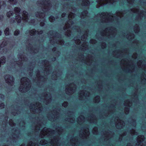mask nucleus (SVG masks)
Segmentation results:
<instances>
[{
    "instance_id": "nucleus-33",
    "label": "nucleus",
    "mask_w": 146,
    "mask_h": 146,
    "mask_svg": "<svg viewBox=\"0 0 146 146\" xmlns=\"http://www.w3.org/2000/svg\"><path fill=\"white\" fill-rule=\"evenodd\" d=\"M49 20L51 22H53L55 20V18L53 16H50L49 17Z\"/></svg>"
},
{
    "instance_id": "nucleus-14",
    "label": "nucleus",
    "mask_w": 146,
    "mask_h": 146,
    "mask_svg": "<svg viewBox=\"0 0 146 146\" xmlns=\"http://www.w3.org/2000/svg\"><path fill=\"white\" fill-rule=\"evenodd\" d=\"M58 140L57 139H52L51 143L52 144H54V146H58Z\"/></svg>"
},
{
    "instance_id": "nucleus-41",
    "label": "nucleus",
    "mask_w": 146,
    "mask_h": 146,
    "mask_svg": "<svg viewBox=\"0 0 146 146\" xmlns=\"http://www.w3.org/2000/svg\"><path fill=\"white\" fill-rule=\"evenodd\" d=\"M48 62L47 60H45L43 63V64H45V66H46V65L48 64Z\"/></svg>"
},
{
    "instance_id": "nucleus-5",
    "label": "nucleus",
    "mask_w": 146,
    "mask_h": 146,
    "mask_svg": "<svg viewBox=\"0 0 146 146\" xmlns=\"http://www.w3.org/2000/svg\"><path fill=\"white\" fill-rule=\"evenodd\" d=\"M23 21L26 22H28L31 24L33 23L34 22V20H30L28 16V13L25 11H24L23 13Z\"/></svg>"
},
{
    "instance_id": "nucleus-30",
    "label": "nucleus",
    "mask_w": 146,
    "mask_h": 146,
    "mask_svg": "<svg viewBox=\"0 0 146 146\" xmlns=\"http://www.w3.org/2000/svg\"><path fill=\"white\" fill-rule=\"evenodd\" d=\"M47 141L45 140H42L40 141V144L42 145H44L45 144L47 143Z\"/></svg>"
},
{
    "instance_id": "nucleus-44",
    "label": "nucleus",
    "mask_w": 146,
    "mask_h": 146,
    "mask_svg": "<svg viewBox=\"0 0 146 146\" xmlns=\"http://www.w3.org/2000/svg\"><path fill=\"white\" fill-rule=\"evenodd\" d=\"M76 43L78 44H80L81 42H80V40H78L77 41H76V42H75Z\"/></svg>"
},
{
    "instance_id": "nucleus-17",
    "label": "nucleus",
    "mask_w": 146,
    "mask_h": 146,
    "mask_svg": "<svg viewBox=\"0 0 146 146\" xmlns=\"http://www.w3.org/2000/svg\"><path fill=\"white\" fill-rule=\"evenodd\" d=\"M15 19L18 23H20L21 21V17L19 15H17L15 17Z\"/></svg>"
},
{
    "instance_id": "nucleus-42",
    "label": "nucleus",
    "mask_w": 146,
    "mask_h": 146,
    "mask_svg": "<svg viewBox=\"0 0 146 146\" xmlns=\"http://www.w3.org/2000/svg\"><path fill=\"white\" fill-rule=\"evenodd\" d=\"M91 42L92 44L95 43L96 41L94 39H92L90 41Z\"/></svg>"
},
{
    "instance_id": "nucleus-6",
    "label": "nucleus",
    "mask_w": 146,
    "mask_h": 146,
    "mask_svg": "<svg viewBox=\"0 0 146 146\" xmlns=\"http://www.w3.org/2000/svg\"><path fill=\"white\" fill-rule=\"evenodd\" d=\"M97 2L98 5L96 6L97 8H99L100 6L110 3H113L115 2L114 0H97Z\"/></svg>"
},
{
    "instance_id": "nucleus-40",
    "label": "nucleus",
    "mask_w": 146,
    "mask_h": 146,
    "mask_svg": "<svg viewBox=\"0 0 146 146\" xmlns=\"http://www.w3.org/2000/svg\"><path fill=\"white\" fill-rule=\"evenodd\" d=\"M4 105L2 103L0 104V109H2L4 108Z\"/></svg>"
},
{
    "instance_id": "nucleus-13",
    "label": "nucleus",
    "mask_w": 146,
    "mask_h": 146,
    "mask_svg": "<svg viewBox=\"0 0 146 146\" xmlns=\"http://www.w3.org/2000/svg\"><path fill=\"white\" fill-rule=\"evenodd\" d=\"M84 117L83 116L81 115L80 116L78 119V122L79 123L82 122L84 121Z\"/></svg>"
},
{
    "instance_id": "nucleus-56",
    "label": "nucleus",
    "mask_w": 146,
    "mask_h": 146,
    "mask_svg": "<svg viewBox=\"0 0 146 146\" xmlns=\"http://www.w3.org/2000/svg\"><path fill=\"white\" fill-rule=\"evenodd\" d=\"M139 66H140L141 65L139 63V62H138V64H137Z\"/></svg>"
},
{
    "instance_id": "nucleus-11",
    "label": "nucleus",
    "mask_w": 146,
    "mask_h": 146,
    "mask_svg": "<svg viewBox=\"0 0 146 146\" xmlns=\"http://www.w3.org/2000/svg\"><path fill=\"white\" fill-rule=\"evenodd\" d=\"M117 123L116 122V126L117 128L120 129L124 126L125 123L123 121L120 119L118 117L117 118Z\"/></svg>"
},
{
    "instance_id": "nucleus-28",
    "label": "nucleus",
    "mask_w": 146,
    "mask_h": 146,
    "mask_svg": "<svg viewBox=\"0 0 146 146\" xmlns=\"http://www.w3.org/2000/svg\"><path fill=\"white\" fill-rule=\"evenodd\" d=\"M36 33V32L35 29H33L31 30L30 32V34L31 35H34Z\"/></svg>"
},
{
    "instance_id": "nucleus-61",
    "label": "nucleus",
    "mask_w": 146,
    "mask_h": 146,
    "mask_svg": "<svg viewBox=\"0 0 146 146\" xmlns=\"http://www.w3.org/2000/svg\"><path fill=\"white\" fill-rule=\"evenodd\" d=\"M124 63L123 64H125H125H127L126 63H125V62H124V63Z\"/></svg>"
},
{
    "instance_id": "nucleus-31",
    "label": "nucleus",
    "mask_w": 146,
    "mask_h": 146,
    "mask_svg": "<svg viewBox=\"0 0 146 146\" xmlns=\"http://www.w3.org/2000/svg\"><path fill=\"white\" fill-rule=\"evenodd\" d=\"M28 146H38L36 144L33 143L32 141H30L29 143Z\"/></svg>"
},
{
    "instance_id": "nucleus-54",
    "label": "nucleus",
    "mask_w": 146,
    "mask_h": 146,
    "mask_svg": "<svg viewBox=\"0 0 146 146\" xmlns=\"http://www.w3.org/2000/svg\"><path fill=\"white\" fill-rule=\"evenodd\" d=\"M14 21H15L14 20H13V21L11 20V23H13V22H14Z\"/></svg>"
},
{
    "instance_id": "nucleus-9",
    "label": "nucleus",
    "mask_w": 146,
    "mask_h": 146,
    "mask_svg": "<svg viewBox=\"0 0 146 146\" xmlns=\"http://www.w3.org/2000/svg\"><path fill=\"white\" fill-rule=\"evenodd\" d=\"M5 79L6 82L9 85H12L13 84L14 79L12 76L7 75L5 76Z\"/></svg>"
},
{
    "instance_id": "nucleus-59",
    "label": "nucleus",
    "mask_w": 146,
    "mask_h": 146,
    "mask_svg": "<svg viewBox=\"0 0 146 146\" xmlns=\"http://www.w3.org/2000/svg\"><path fill=\"white\" fill-rule=\"evenodd\" d=\"M111 31L110 30V31H109V33H111Z\"/></svg>"
},
{
    "instance_id": "nucleus-62",
    "label": "nucleus",
    "mask_w": 146,
    "mask_h": 146,
    "mask_svg": "<svg viewBox=\"0 0 146 146\" xmlns=\"http://www.w3.org/2000/svg\"><path fill=\"white\" fill-rule=\"evenodd\" d=\"M110 35V34H109L108 35V34H106V35Z\"/></svg>"
},
{
    "instance_id": "nucleus-16",
    "label": "nucleus",
    "mask_w": 146,
    "mask_h": 146,
    "mask_svg": "<svg viewBox=\"0 0 146 146\" xmlns=\"http://www.w3.org/2000/svg\"><path fill=\"white\" fill-rule=\"evenodd\" d=\"M87 93H88V94H86L84 91H82L80 93V97L88 96L89 93L88 92H87Z\"/></svg>"
},
{
    "instance_id": "nucleus-49",
    "label": "nucleus",
    "mask_w": 146,
    "mask_h": 146,
    "mask_svg": "<svg viewBox=\"0 0 146 146\" xmlns=\"http://www.w3.org/2000/svg\"><path fill=\"white\" fill-rule=\"evenodd\" d=\"M65 13H63L62 14V15H61V16L62 17H64L65 15Z\"/></svg>"
},
{
    "instance_id": "nucleus-53",
    "label": "nucleus",
    "mask_w": 146,
    "mask_h": 146,
    "mask_svg": "<svg viewBox=\"0 0 146 146\" xmlns=\"http://www.w3.org/2000/svg\"><path fill=\"white\" fill-rule=\"evenodd\" d=\"M3 16L2 15H1L0 16V20H1L3 19Z\"/></svg>"
},
{
    "instance_id": "nucleus-10",
    "label": "nucleus",
    "mask_w": 146,
    "mask_h": 146,
    "mask_svg": "<svg viewBox=\"0 0 146 146\" xmlns=\"http://www.w3.org/2000/svg\"><path fill=\"white\" fill-rule=\"evenodd\" d=\"M37 4L38 5L43 7L44 9H47L48 10L50 6V4L46 2L39 1Z\"/></svg>"
},
{
    "instance_id": "nucleus-37",
    "label": "nucleus",
    "mask_w": 146,
    "mask_h": 146,
    "mask_svg": "<svg viewBox=\"0 0 146 146\" xmlns=\"http://www.w3.org/2000/svg\"><path fill=\"white\" fill-rule=\"evenodd\" d=\"M19 33V30H17L15 31L14 33V35H18Z\"/></svg>"
},
{
    "instance_id": "nucleus-47",
    "label": "nucleus",
    "mask_w": 146,
    "mask_h": 146,
    "mask_svg": "<svg viewBox=\"0 0 146 146\" xmlns=\"http://www.w3.org/2000/svg\"><path fill=\"white\" fill-rule=\"evenodd\" d=\"M0 97H1V99H3L4 98V96L3 94H0Z\"/></svg>"
},
{
    "instance_id": "nucleus-32",
    "label": "nucleus",
    "mask_w": 146,
    "mask_h": 146,
    "mask_svg": "<svg viewBox=\"0 0 146 146\" xmlns=\"http://www.w3.org/2000/svg\"><path fill=\"white\" fill-rule=\"evenodd\" d=\"M56 42L58 44L60 45H62L64 43V41L62 40H58V42Z\"/></svg>"
},
{
    "instance_id": "nucleus-58",
    "label": "nucleus",
    "mask_w": 146,
    "mask_h": 146,
    "mask_svg": "<svg viewBox=\"0 0 146 146\" xmlns=\"http://www.w3.org/2000/svg\"><path fill=\"white\" fill-rule=\"evenodd\" d=\"M1 32L0 31V35H1Z\"/></svg>"
},
{
    "instance_id": "nucleus-43",
    "label": "nucleus",
    "mask_w": 146,
    "mask_h": 146,
    "mask_svg": "<svg viewBox=\"0 0 146 146\" xmlns=\"http://www.w3.org/2000/svg\"><path fill=\"white\" fill-rule=\"evenodd\" d=\"M4 2L3 1H0V9L1 8V6H2Z\"/></svg>"
},
{
    "instance_id": "nucleus-8",
    "label": "nucleus",
    "mask_w": 146,
    "mask_h": 146,
    "mask_svg": "<svg viewBox=\"0 0 146 146\" xmlns=\"http://www.w3.org/2000/svg\"><path fill=\"white\" fill-rule=\"evenodd\" d=\"M31 110L32 111H34V110L35 111L37 110H41L42 108V106L39 103H37L36 105H31L30 106Z\"/></svg>"
},
{
    "instance_id": "nucleus-2",
    "label": "nucleus",
    "mask_w": 146,
    "mask_h": 146,
    "mask_svg": "<svg viewBox=\"0 0 146 146\" xmlns=\"http://www.w3.org/2000/svg\"><path fill=\"white\" fill-rule=\"evenodd\" d=\"M21 85L19 90L21 92H25L29 89L31 86L29 80L26 78H23L21 80Z\"/></svg>"
},
{
    "instance_id": "nucleus-24",
    "label": "nucleus",
    "mask_w": 146,
    "mask_h": 146,
    "mask_svg": "<svg viewBox=\"0 0 146 146\" xmlns=\"http://www.w3.org/2000/svg\"><path fill=\"white\" fill-rule=\"evenodd\" d=\"M100 101V97L97 96L94 98V101L95 102H98Z\"/></svg>"
},
{
    "instance_id": "nucleus-50",
    "label": "nucleus",
    "mask_w": 146,
    "mask_h": 146,
    "mask_svg": "<svg viewBox=\"0 0 146 146\" xmlns=\"http://www.w3.org/2000/svg\"><path fill=\"white\" fill-rule=\"evenodd\" d=\"M39 74H40V72H38V73H37V75H36V76L38 78V77H39Z\"/></svg>"
},
{
    "instance_id": "nucleus-64",
    "label": "nucleus",
    "mask_w": 146,
    "mask_h": 146,
    "mask_svg": "<svg viewBox=\"0 0 146 146\" xmlns=\"http://www.w3.org/2000/svg\"><path fill=\"white\" fill-rule=\"evenodd\" d=\"M74 40H75L76 41V38H74Z\"/></svg>"
},
{
    "instance_id": "nucleus-21",
    "label": "nucleus",
    "mask_w": 146,
    "mask_h": 146,
    "mask_svg": "<svg viewBox=\"0 0 146 146\" xmlns=\"http://www.w3.org/2000/svg\"><path fill=\"white\" fill-rule=\"evenodd\" d=\"M88 14V12L87 11H83L81 15V18H83L85 17V16L87 15Z\"/></svg>"
},
{
    "instance_id": "nucleus-19",
    "label": "nucleus",
    "mask_w": 146,
    "mask_h": 146,
    "mask_svg": "<svg viewBox=\"0 0 146 146\" xmlns=\"http://www.w3.org/2000/svg\"><path fill=\"white\" fill-rule=\"evenodd\" d=\"M5 58L4 56L2 57L1 58L0 60V67L1 66V64H3L5 63Z\"/></svg>"
},
{
    "instance_id": "nucleus-63",
    "label": "nucleus",
    "mask_w": 146,
    "mask_h": 146,
    "mask_svg": "<svg viewBox=\"0 0 146 146\" xmlns=\"http://www.w3.org/2000/svg\"><path fill=\"white\" fill-rule=\"evenodd\" d=\"M108 30V29H106V31H107V30Z\"/></svg>"
},
{
    "instance_id": "nucleus-15",
    "label": "nucleus",
    "mask_w": 146,
    "mask_h": 146,
    "mask_svg": "<svg viewBox=\"0 0 146 146\" xmlns=\"http://www.w3.org/2000/svg\"><path fill=\"white\" fill-rule=\"evenodd\" d=\"M82 5L85 6L88 5L90 3L88 0H82Z\"/></svg>"
},
{
    "instance_id": "nucleus-39",
    "label": "nucleus",
    "mask_w": 146,
    "mask_h": 146,
    "mask_svg": "<svg viewBox=\"0 0 146 146\" xmlns=\"http://www.w3.org/2000/svg\"><path fill=\"white\" fill-rule=\"evenodd\" d=\"M68 103L66 102H64L62 104V106L64 107H66L67 106Z\"/></svg>"
},
{
    "instance_id": "nucleus-51",
    "label": "nucleus",
    "mask_w": 146,
    "mask_h": 146,
    "mask_svg": "<svg viewBox=\"0 0 146 146\" xmlns=\"http://www.w3.org/2000/svg\"><path fill=\"white\" fill-rule=\"evenodd\" d=\"M126 111H127V113H126V114H127L128 113V112H129V109L128 108H127L126 109Z\"/></svg>"
},
{
    "instance_id": "nucleus-45",
    "label": "nucleus",
    "mask_w": 146,
    "mask_h": 146,
    "mask_svg": "<svg viewBox=\"0 0 146 146\" xmlns=\"http://www.w3.org/2000/svg\"><path fill=\"white\" fill-rule=\"evenodd\" d=\"M44 23L43 22H42L40 23V25L41 26H43L44 25Z\"/></svg>"
},
{
    "instance_id": "nucleus-25",
    "label": "nucleus",
    "mask_w": 146,
    "mask_h": 146,
    "mask_svg": "<svg viewBox=\"0 0 146 146\" xmlns=\"http://www.w3.org/2000/svg\"><path fill=\"white\" fill-rule=\"evenodd\" d=\"M4 33L6 35H8L9 34V28H7L4 31Z\"/></svg>"
},
{
    "instance_id": "nucleus-57",
    "label": "nucleus",
    "mask_w": 146,
    "mask_h": 146,
    "mask_svg": "<svg viewBox=\"0 0 146 146\" xmlns=\"http://www.w3.org/2000/svg\"><path fill=\"white\" fill-rule=\"evenodd\" d=\"M139 62H140V63L141 64L142 63V60L140 61Z\"/></svg>"
},
{
    "instance_id": "nucleus-36",
    "label": "nucleus",
    "mask_w": 146,
    "mask_h": 146,
    "mask_svg": "<svg viewBox=\"0 0 146 146\" xmlns=\"http://www.w3.org/2000/svg\"><path fill=\"white\" fill-rule=\"evenodd\" d=\"M130 103V101H128V100L127 101H126V102H125V105L129 107L130 106V105L129 104Z\"/></svg>"
},
{
    "instance_id": "nucleus-46",
    "label": "nucleus",
    "mask_w": 146,
    "mask_h": 146,
    "mask_svg": "<svg viewBox=\"0 0 146 146\" xmlns=\"http://www.w3.org/2000/svg\"><path fill=\"white\" fill-rule=\"evenodd\" d=\"M36 33H37L38 34H41L42 33V31H41L40 32L37 31Z\"/></svg>"
},
{
    "instance_id": "nucleus-38",
    "label": "nucleus",
    "mask_w": 146,
    "mask_h": 146,
    "mask_svg": "<svg viewBox=\"0 0 146 146\" xmlns=\"http://www.w3.org/2000/svg\"><path fill=\"white\" fill-rule=\"evenodd\" d=\"M128 2L130 4H132L134 1V0H127Z\"/></svg>"
},
{
    "instance_id": "nucleus-23",
    "label": "nucleus",
    "mask_w": 146,
    "mask_h": 146,
    "mask_svg": "<svg viewBox=\"0 0 146 146\" xmlns=\"http://www.w3.org/2000/svg\"><path fill=\"white\" fill-rule=\"evenodd\" d=\"M9 2L12 5H15L17 2V0H9Z\"/></svg>"
},
{
    "instance_id": "nucleus-55",
    "label": "nucleus",
    "mask_w": 146,
    "mask_h": 146,
    "mask_svg": "<svg viewBox=\"0 0 146 146\" xmlns=\"http://www.w3.org/2000/svg\"><path fill=\"white\" fill-rule=\"evenodd\" d=\"M20 146H25V144H22V145H20Z\"/></svg>"
},
{
    "instance_id": "nucleus-20",
    "label": "nucleus",
    "mask_w": 146,
    "mask_h": 146,
    "mask_svg": "<svg viewBox=\"0 0 146 146\" xmlns=\"http://www.w3.org/2000/svg\"><path fill=\"white\" fill-rule=\"evenodd\" d=\"M14 11L16 15H17L20 11V8L18 7H15L14 9Z\"/></svg>"
},
{
    "instance_id": "nucleus-60",
    "label": "nucleus",
    "mask_w": 146,
    "mask_h": 146,
    "mask_svg": "<svg viewBox=\"0 0 146 146\" xmlns=\"http://www.w3.org/2000/svg\"><path fill=\"white\" fill-rule=\"evenodd\" d=\"M70 121V122H71V123H73V122H74V121H71V120H70V121Z\"/></svg>"
},
{
    "instance_id": "nucleus-4",
    "label": "nucleus",
    "mask_w": 146,
    "mask_h": 146,
    "mask_svg": "<svg viewBox=\"0 0 146 146\" xmlns=\"http://www.w3.org/2000/svg\"><path fill=\"white\" fill-rule=\"evenodd\" d=\"M54 131L50 129H47L46 127L44 128V129L41 132V137H43L45 135L50 136L54 134Z\"/></svg>"
},
{
    "instance_id": "nucleus-52",
    "label": "nucleus",
    "mask_w": 146,
    "mask_h": 146,
    "mask_svg": "<svg viewBox=\"0 0 146 146\" xmlns=\"http://www.w3.org/2000/svg\"><path fill=\"white\" fill-rule=\"evenodd\" d=\"M127 146H132L131 144L130 143H128L127 145Z\"/></svg>"
},
{
    "instance_id": "nucleus-29",
    "label": "nucleus",
    "mask_w": 146,
    "mask_h": 146,
    "mask_svg": "<svg viewBox=\"0 0 146 146\" xmlns=\"http://www.w3.org/2000/svg\"><path fill=\"white\" fill-rule=\"evenodd\" d=\"M13 14V13L12 11H9L7 13V17H9L11 16H12Z\"/></svg>"
},
{
    "instance_id": "nucleus-35",
    "label": "nucleus",
    "mask_w": 146,
    "mask_h": 146,
    "mask_svg": "<svg viewBox=\"0 0 146 146\" xmlns=\"http://www.w3.org/2000/svg\"><path fill=\"white\" fill-rule=\"evenodd\" d=\"M9 123L11 126H13L15 125V123L13 122V121L11 120L9 121Z\"/></svg>"
},
{
    "instance_id": "nucleus-1",
    "label": "nucleus",
    "mask_w": 146,
    "mask_h": 146,
    "mask_svg": "<svg viewBox=\"0 0 146 146\" xmlns=\"http://www.w3.org/2000/svg\"><path fill=\"white\" fill-rule=\"evenodd\" d=\"M123 13L122 11H118L117 12L116 15L114 16H112L111 14H108L107 13H103L100 15V17L102 21L104 22L113 21V19L117 20L119 18L123 15Z\"/></svg>"
},
{
    "instance_id": "nucleus-3",
    "label": "nucleus",
    "mask_w": 146,
    "mask_h": 146,
    "mask_svg": "<svg viewBox=\"0 0 146 146\" xmlns=\"http://www.w3.org/2000/svg\"><path fill=\"white\" fill-rule=\"evenodd\" d=\"M75 17V15L72 13H70L68 16V18L69 19V21H68L67 24H66L65 26L64 27V30H66L67 31L68 34L67 35L69 36L70 35V29H72L71 27L72 25L73 24V22L72 21L71 19H72L73 18Z\"/></svg>"
},
{
    "instance_id": "nucleus-34",
    "label": "nucleus",
    "mask_w": 146,
    "mask_h": 146,
    "mask_svg": "<svg viewBox=\"0 0 146 146\" xmlns=\"http://www.w3.org/2000/svg\"><path fill=\"white\" fill-rule=\"evenodd\" d=\"M6 43L4 41H3L1 45V49L3 47L5 46L6 44Z\"/></svg>"
},
{
    "instance_id": "nucleus-22",
    "label": "nucleus",
    "mask_w": 146,
    "mask_h": 146,
    "mask_svg": "<svg viewBox=\"0 0 146 146\" xmlns=\"http://www.w3.org/2000/svg\"><path fill=\"white\" fill-rule=\"evenodd\" d=\"M89 131L88 129L87 130H86V131L84 132L83 133L84 136L86 137H87L89 135Z\"/></svg>"
},
{
    "instance_id": "nucleus-7",
    "label": "nucleus",
    "mask_w": 146,
    "mask_h": 146,
    "mask_svg": "<svg viewBox=\"0 0 146 146\" xmlns=\"http://www.w3.org/2000/svg\"><path fill=\"white\" fill-rule=\"evenodd\" d=\"M76 89V86L74 84L70 85L69 88H66V92L67 94L70 95L73 93Z\"/></svg>"
},
{
    "instance_id": "nucleus-27",
    "label": "nucleus",
    "mask_w": 146,
    "mask_h": 146,
    "mask_svg": "<svg viewBox=\"0 0 146 146\" xmlns=\"http://www.w3.org/2000/svg\"><path fill=\"white\" fill-rule=\"evenodd\" d=\"M48 95L47 94L46 96L45 97L46 98L47 97H48L46 99L48 101L47 102V101H46V103H48L49 102H50L51 101V97L50 96H48Z\"/></svg>"
},
{
    "instance_id": "nucleus-26",
    "label": "nucleus",
    "mask_w": 146,
    "mask_h": 146,
    "mask_svg": "<svg viewBox=\"0 0 146 146\" xmlns=\"http://www.w3.org/2000/svg\"><path fill=\"white\" fill-rule=\"evenodd\" d=\"M92 132L94 134H96L98 133V129L96 127H94L93 130Z\"/></svg>"
},
{
    "instance_id": "nucleus-12",
    "label": "nucleus",
    "mask_w": 146,
    "mask_h": 146,
    "mask_svg": "<svg viewBox=\"0 0 146 146\" xmlns=\"http://www.w3.org/2000/svg\"><path fill=\"white\" fill-rule=\"evenodd\" d=\"M131 10L133 13L138 14V15L140 17H143L144 16V13H145V12L143 11L141 12L138 9H133Z\"/></svg>"
},
{
    "instance_id": "nucleus-48",
    "label": "nucleus",
    "mask_w": 146,
    "mask_h": 146,
    "mask_svg": "<svg viewBox=\"0 0 146 146\" xmlns=\"http://www.w3.org/2000/svg\"><path fill=\"white\" fill-rule=\"evenodd\" d=\"M135 131H133V132H131V134L133 135H135Z\"/></svg>"
},
{
    "instance_id": "nucleus-18",
    "label": "nucleus",
    "mask_w": 146,
    "mask_h": 146,
    "mask_svg": "<svg viewBox=\"0 0 146 146\" xmlns=\"http://www.w3.org/2000/svg\"><path fill=\"white\" fill-rule=\"evenodd\" d=\"M37 14H36V17H39L40 18H43L44 17V13H40L38 12H37Z\"/></svg>"
}]
</instances>
